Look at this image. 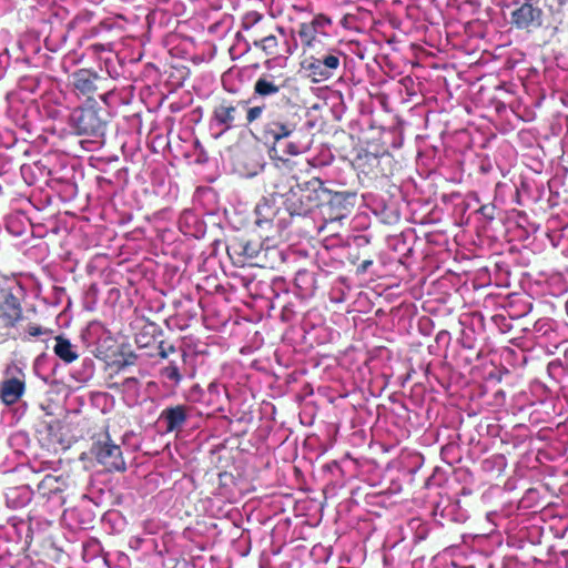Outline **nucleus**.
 I'll list each match as a JSON object with an SVG mask.
<instances>
[{
    "instance_id": "f257e3e1",
    "label": "nucleus",
    "mask_w": 568,
    "mask_h": 568,
    "mask_svg": "<svg viewBox=\"0 0 568 568\" xmlns=\"http://www.w3.org/2000/svg\"><path fill=\"white\" fill-rule=\"evenodd\" d=\"M331 24V18L320 13L311 21L300 23L296 31L302 49L301 71L314 84L337 77L347 59L339 48L329 43L327 28Z\"/></svg>"
},
{
    "instance_id": "f03ea898",
    "label": "nucleus",
    "mask_w": 568,
    "mask_h": 568,
    "mask_svg": "<svg viewBox=\"0 0 568 568\" xmlns=\"http://www.w3.org/2000/svg\"><path fill=\"white\" fill-rule=\"evenodd\" d=\"M253 99H221L212 111L211 120L222 132L230 130L251 128L262 119L266 105L252 104Z\"/></svg>"
},
{
    "instance_id": "7ed1b4c3",
    "label": "nucleus",
    "mask_w": 568,
    "mask_h": 568,
    "mask_svg": "<svg viewBox=\"0 0 568 568\" xmlns=\"http://www.w3.org/2000/svg\"><path fill=\"white\" fill-rule=\"evenodd\" d=\"M328 195L329 189L320 178L314 176L292 185L285 195L284 205L290 215L304 216L314 209L325 205Z\"/></svg>"
},
{
    "instance_id": "20e7f679",
    "label": "nucleus",
    "mask_w": 568,
    "mask_h": 568,
    "mask_svg": "<svg viewBox=\"0 0 568 568\" xmlns=\"http://www.w3.org/2000/svg\"><path fill=\"white\" fill-rule=\"evenodd\" d=\"M232 263L237 267L257 266L273 268L272 260L278 255L275 247H264L258 239L235 236L226 245Z\"/></svg>"
},
{
    "instance_id": "39448f33",
    "label": "nucleus",
    "mask_w": 568,
    "mask_h": 568,
    "mask_svg": "<svg viewBox=\"0 0 568 568\" xmlns=\"http://www.w3.org/2000/svg\"><path fill=\"white\" fill-rule=\"evenodd\" d=\"M24 290L16 280L0 282V343L23 318Z\"/></svg>"
},
{
    "instance_id": "423d86ee",
    "label": "nucleus",
    "mask_w": 568,
    "mask_h": 568,
    "mask_svg": "<svg viewBox=\"0 0 568 568\" xmlns=\"http://www.w3.org/2000/svg\"><path fill=\"white\" fill-rule=\"evenodd\" d=\"M302 116L294 106L270 112L261 129V135L265 142L272 143L271 153H276V145L285 139H290L300 128Z\"/></svg>"
},
{
    "instance_id": "0eeeda50",
    "label": "nucleus",
    "mask_w": 568,
    "mask_h": 568,
    "mask_svg": "<svg viewBox=\"0 0 568 568\" xmlns=\"http://www.w3.org/2000/svg\"><path fill=\"white\" fill-rule=\"evenodd\" d=\"M110 113L95 103L75 109L71 114V124L79 135L102 139L105 135Z\"/></svg>"
},
{
    "instance_id": "6e6552de",
    "label": "nucleus",
    "mask_w": 568,
    "mask_h": 568,
    "mask_svg": "<svg viewBox=\"0 0 568 568\" xmlns=\"http://www.w3.org/2000/svg\"><path fill=\"white\" fill-rule=\"evenodd\" d=\"M295 33L294 30L287 32L285 28L275 26L273 33L254 40L253 45L263 51L266 57L274 60L280 58L286 59L292 55L298 47Z\"/></svg>"
},
{
    "instance_id": "1a4fd4ad",
    "label": "nucleus",
    "mask_w": 568,
    "mask_h": 568,
    "mask_svg": "<svg viewBox=\"0 0 568 568\" xmlns=\"http://www.w3.org/2000/svg\"><path fill=\"white\" fill-rule=\"evenodd\" d=\"M109 78L102 77L90 69H79L72 74V85L78 95L85 97L89 101L98 95L102 101L113 92Z\"/></svg>"
},
{
    "instance_id": "9d476101",
    "label": "nucleus",
    "mask_w": 568,
    "mask_h": 568,
    "mask_svg": "<svg viewBox=\"0 0 568 568\" xmlns=\"http://www.w3.org/2000/svg\"><path fill=\"white\" fill-rule=\"evenodd\" d=\"M353 166L358 176L368 181H375L392 174V155L388 152L375 154L366 150L357 153L353 161Z\"/></svg>"
},
{
    "instance_id": "9b49d317",
    "label": "nucleus",
    "mask_w": 568,
    "mask_h": 568,
    "mask_svg": "<svg viewBox=\"0 0 568 568\" xmlns=\"http://www.w3.org/2000/svg\"><path fill=\"white\" fill-rule=\"evenodd\" d=\"M90 453L108 471H125L126 469L121 446L115 444L108 433L93 440Z\"/></svg>"
},
{
    "instance_id": "f8f14e48",
    "label": "nucleus",
    "mask_w": 568,
    "mask_h": 568,
    "mask_svg": "<svg viewBox=\"0 0 568 568\" xmlns=\"http://www.w3.org/2000/svg\"><path fill=\"white\" fill-rule=\"evenodd\" d=\"M26 374L18 366H9L0 384V399L6 406L17 404L26 393Z\"/></svg>"
},
{
    "instance_id": "ddd939ff",
    "label": "nucleus",
    "mask_w": 568,
    "mask_h": 568,
    "mask_svg": "<svg viewBox=\"0 0 568 568\" xmlns=\"http://www.w3.org/2000/svg\"><path fill=\"white\" fill-rule=\"evenodd\" d=\"M542 11L531 3H524L511 12V23L517 29H529L541 26Z\"/></svg>"
},
{
    "instance_id": "4468645a",
    "label": "nucleus",
    "mask_w": 568,
    "mask_h": 568,
    "mask_svg": "<svg viewBox=\"0 0 568 568\" xmlns=\"http://www.w3.org/2000/svg\"><path fill=\"white\" fill-rule=\"evenodd\" d=\"M290 82V78L278 80L273 75H262L254 83L253 94L260 98L272 97L286 89Z\"/></svg>"
},
{
    "instance_id": "2eb2a0df",
    "label": "nucleus",
    "mask_w": 568,
    "mask_h": 568,
    "mask_svg": "<svg viewBox=\"0 0 568 568\" xmlns=\"http://www.w3.org/2000/svg\"><path fill=\"white\" fill-rule=\"evenodd\" d=\"M187 410L184 405L170 406L162 410L160 419L165 423L168 433L181 429L187 419Z\"/></svg>"
},
{
    "instance_id": "dca6fc26",
    "label": "nucleus",
    "mask_w": 568,
    "mask_h": 568,
    "mask_svg": "<svg viewBox=\"0 0 568 568\" xmlns=\"http://www.w3.org/2000/svg\"><path fill=\"white\" fill-rule=\"evenodd\" d=\"M271 158L275 161L276 168L291 174L292 179H294L296 182H298L297 173L307 171L311 166L306 159L284 158L283 155H277V152L271 155Z\"/></svg>"
},
{
    "instance_id": "f3484780",
    "label": "nucleus",
    "mask_w": 568,
    "mask_h": 568,
    "mask_svg": "<svg viewBox=\"0 0 568 568\" xmlns=\"http://www.w3.org/2000/svg\"><path fill=\"white\" fill-rule=\"evenodd\" d=\"M65 487H67V484L62 476H54V475L48 474L38 484L37 490L41 496L50 497L51 495L62 493Z\"/></svg>"
},
{
    "instance_id": "a211bd4d",
    "label": "nucleus",
    "mask_w": 568,
    "mask_h": 568,
    "mask_svg": "<svg viewBox=\"0 0 568 568\" xmlns=\"http://www.w3.org/2000/svg\"><path fill=\"white\" fill-rule=\"evenodd\" d=\"M55 345L53 347V353L65 364H71L79 358L78 352L74 349V346L71 344L70 339L64 337L63 335H58L54 337Z\"/></svg>"
},
{
    "instance_id": "6ab92c4d",
    "label": "nucleus",
    "mask_w": 568,
    "mask_h": 568,
    "mask_svg": "<svg viewBox=\"0 0 568 568\" xmlns=\"http://www.w3.org/2000/svg\"><path fill=\"white\" fill-rule=\"evenodd\" d=\"M158 334H162V329L155 324H150L144 326L136 335L135 343L139 347H148L155 339Z\"/></svg>"
},
{
    "instance_id": "aec40b11",
    "label": "nucleus",
    "mask_w": 568,
    "mask_h": 568,
    "mask_svg": "<svg viewBox=\"0 0 568 568\" xmlns=\"http://www.w3.org/2000/svg\"><path fill=\"white\" fill-rule=\"evenodd\" d=\"M161 376L168 378L174 384H179L182 381V374L180 373L179 366L171 362L168 366L161 369Z\"/></svg>"
},
{
    "instance_id": "412c9836",
    "label": "nucleus",
    "mask_w": 568,
    "mask_h": 568,
    "mask_svg": "<svg viewBox=\"0 0 568 568\" xmlns=\"http://www.w3.org/2000/svg\"><path fill=\"white\" fill-rule=\"evenodd\" d=\"M353 196L349 192H334L329 190V195L325 200V204L328 205H342L347 199Z\"/></svg>"
},
{
    "instance_id": "4be33fe9",
    "label": "nucleus",
    "mask_w": 568,
    "mask_h": 568,
    "mask_svg": "<svg viewBox=\"0 0 568 568\" xmlns=\"http://www.w3.org/2000/svg\"><path fill=\"white\" fill-rule=\"evenodd\" d=\"M235 485V477L227 471H223L219 474V487L222 489H226V493H230V488Z\"/></svg>"
},
{
    "instance_id": "5701e85b",
    "label": "nucleus",
    "mask_w": 568,
    "mask_h": 568,
    "mask_svg": "<svg viewBox=\"0 0 568 568\" xmlns=\"http://www.w3.org/2000/svg\"><path fill=\"white\" fill-rule=\"evenodd\" d=\"M158 354L162 359H166L170 354L176 352L174 344L169 343L168 341H160L158 345Z\"/></svg>"
},
{
    "instance_id": "b1692460",
    "label": "nucleus",
    "mask_w": 568,
    "mask_h": 568,
    "mask_svg": "<svg viewBox=\"0 0 568 568\" xmlns=\"http://www.w3.org/2000/svg\"><path fill=\"white\" fill-rule=\"evenodd\" d=\"M283 153L291 156H297L302 154V148L298 143L290 141L285 144Z\"/></svg>"
},
{
    "instance_id": "393cba45",
    "label": "nucleus",
    "mask_w": 568,
    "mask_h": 568,
    "mask_svg": "<svg viewBox=\"0 0 568 568\" xmlns=\"http://www.w3.org/2000/svg\"><path fill=\"white\" fill-rule=\"evenodd\" d=\"M26 332L27 334L30 336V337H38V336H41L45 333H48L49 331L43 328L42 326L40 325H37V324H29L27 327H26Z\"/></svg>"
},
{
    "instance_id": "a878e982",
    "label": "nucleus",
    "mask_w": 568,
    "mask_h": 568,
    "mask_svg": "<svg viewBox=\"0 0 568 568\" xmlns=\"http://www.w3.org/2000/svg\"><path fill=\"white\" fill-rule=\"evenodd\" d=\"M262 19H263L262 14H260L257 12H251V13L246 14L243 26L245 29H247L248 27H252V26L258 23Z\"/></svg>"
},
{
    "instance_id": "bb28decb",
    "label": "nucleus",
    "mask_w": 568,
    "mask_h": 568,
    "mask_svg": "<svg viewBox=\"0 0 568 568\" xmlns=\"http://www.w3.org/2000/svg\"><path fill=\"white\" fill-rule=\"evenodd\" d=\"M88 50H90L94 54H99L101 52L112 51V44L97 42V43L90 44Z\"/></svg>"
},
{
    "instance_id": "cd10ccee",
    "label": "nucleus",
    "mask_w": 568,
    "mask_h": 568,
    "mask_svg": "<svg viewBox=\"0 0 568 568\" xmlns=\"http://www.w3.org/2000/svg\"><path fill=\"white\" fill-rule=\"evenodd\" d=\"M495 205L493 204H485V205H481L478 210V212L484 215L486 219L488 220H494L495 217Z\"/></svg>"
},
{
    "instance_id": "c85d7f7f",
    "label": "nucleus",
    "mask_w": 568,
    "mask_h": 568,
    "mask_svg": "<svg viewBox=\"0 0 568 568\" xmlns=\"http://www.w3.org/2000/svg\"><path fill=\"white\" fill-rule=\"evenodd\" d=\"M140 381L136 377H128L122 383L121 386L128 389L138 388Z\"/></svg>"
},
{
    "instance_id": "c756f323",
    "label": "nucleus",
    "mask_w": 568,
    "mask_h": 568,
    "mask_svg": "<svg viewBox=\"0 0 568 568\" xmlns=\"http://www.w3.org/2000/svg\"><path fill=\"white\" fill-rule=\"evenodd\" d=\"M373 264V261L372 260H364L358 266H357V272L358 273H365L368 267Z\"/></svg>"
},
{
    "instance_id": "7c9ffc66",
    "label": "nucleus",
    "mask_w": 568,
    "mask_h": 568,
    "mask_svg": "<svg viewBox=\"0 0 568 568\" xmlns=\"http://www.w3.org/2000/svg\"><path fill=\"white\" fill-rule=\"evenodd\" d=\"M215 388H216L215 386L210 385V387H209V393H210V394H212V393H213V390H214Z\"/></svg>"
},
{
    "instance_id": "2f4dec72",
    "label": "nucleus",
    "mask_w": 568,
    "mask_h": 568,
    "mask_svg": "<svg viewBox=\"0 0 568 568\" xmlns=\"http://www.w3.org/2000/svg\"><path fill=\"white\" fill-rule=\"evenodd\" d=\"M261 210H262V206L261 205H257L256 206V213L260 214L261 213Z\"/></svg>"
},
{
    "instance_id": "473e14b6",
    "label": "nucleus",
    "mask_w": 568,
    "mask_h": 568,
    "mask_svg": "<svg viewBox=\"0 0 568 568\" xmlns=\"http://www.w3.org/2000/svg\"><path fill=\"white\" fill-rule=\"evenodd\" d=\"M118 386L119 385L116 383H114V384L111 385V388H118Z\"/></svg>"
}]
</instances>
